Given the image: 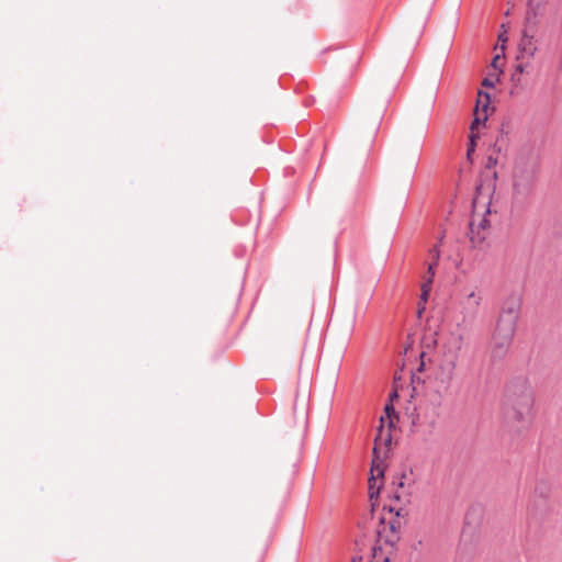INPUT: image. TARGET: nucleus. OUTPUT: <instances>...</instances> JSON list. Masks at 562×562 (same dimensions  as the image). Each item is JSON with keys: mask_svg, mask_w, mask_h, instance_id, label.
<instances>
[{"mask_svg": "<svg viewBox=\"0 0 562 562\" xmlns=\"http://www.w3.org/2000/svg\"><path fill=\"white\" fill-rule=\"evenodd\" d=\"M540 159L531 147L522 148L514 162L512 172V203L525 207L535 195Z\"/></svg>", "mask_w": 562, "mask_h": 562, "instance_id": "1", "label": "nucleus"}, {"mask_svg": "<svg viewBox=\"0 0 562 562\" xmlns=\"http://www.w3.org/2000/svg\"><path fill=\"white\" fill-rule=\"evenodd\" d=\"M533 394L527 380L518 378L506 386L505 415L513 422L521 423L525 427L530 422Z\"/></svg>", "mask_w": 562, "mask_h": 562, "instance_id": "2", "label": "nucleus"}, {"mask_svg": "<svg viewBox=\"0 0 562 562\" xmlns=\"http://www.w3.org/2000/svg\"><path fill=\"white\" fill-rule=\"evenodd\" d=\"M456 350L447 349L434 367L431 373V384L436 394L440 397L450 393L452 382L456 375V369L459 358V351L462 348L463 336L454 337Z\"/></svg>", "mask_w": 562, "mask_h": 562, "instance_id": "3", "label": "nucleus"}, {"mask_svg": "<svg viewBox=\"0 0 562 562\" xmlns=\"http://www.w3.org/2000/svg\"><path fill=\"white\" fill-rule=\"evenodd\" d=\"M520 312V296L518 294L508 295L502 304L492 335L514 340Z\"/></svg>", "mask_w": 562, "mask_h": 562, "instance_id": "4", "label": "nucleus"}, {"mask_svg": "<svg viewBox=\"0 0 562 562\" xmlns=\"http://www.w3.org/2000/svg\"><path fill=\"white\" fill-rule=\"evenodd\" d=\"M483 189H484L483 184L476 186V188H475L476 194L472 202L473 209H474L473 218L469 223L470 240L474 247H480L485 241V239L488 235V228H490V221L486 218V215L491 213L490 202L487 203V207L485 210L484 216L479 221V223H475V220H474L475 212H476L480 203H482V206H485V202L482 201L485 198V196H483V193H482Z\"/></svg>", "mask_w": 562, "mask_h": 562, "instance_id": "5", "label": "nucleus"}, {"mask_svg": "<svg viewBox=\"0 0 562 562\" xmlns=\"http://www.w3.org/2000/svg\"><path fill=\"white\" fill-rule=\"evenodd\" d=\"M374 458L372 460L371 477L369 479V497L376 498L380 494L381 485L376 484V477H383L384 465L379 454L378 447L373 448Z\"/></svg>", "mask_w": 562, "mask_h": 562, "instance_id": "6", "label": "nucleus"}, {"mask_svg": "<svg viewBox=\"0 0 562 562\" xmlns=\"http://www.w3.org/2000/svg\"><path fill=\"white\" fill-rule=\"evenodd\" d=\"M512 344V339L501 338L492 335L490 347V362L494 364L505 359L510 349Z\"/></svg>", "mask_w": 562, "mask_h": 562, "instance_id": "7", "label": "nucleus"}, {"mask_svg": "<svg viewBox=\"0 0 562 562\" xmlns=\"http://www.w3.org/2000/svg\"><path fill=\"white\" fill-rule=\"evenodd\" d=\"M384 412L389 419V425H387L389 428L387 429L384 428L385 418H384V416H381L380 426L378 428V434L374 439V442H375L374 447H378V445H381V443H384L385 446H390L391 441H392V435H391L390 428L393 426L392 415L395 414V409L392 405H385Z\"/></svg>", "mask_w": 562, "mask_h": 562, "instance_id": "8", "label": "nucleus"}, {"mask_svg": "<svg viewBox=\"0 0 562 562\" xmlns=\"http://www.w3.org/2000/svg\"><path fill=\"white\" fill-rule=\"evenodd\" d=\"M527 21L528 25L525 29L519 42V50L522 57L531 58L537 50V46L533 42V30L532 26L530 25L529 16L527 18Z\"/></svg>", "mask_w": 562, "mask_h": 562, "instance_id": "9", "label": "nucleus"}, {"mask_svg": "<svg viewBox=\"0 0 562 562\" xmlns=\"http://www.w3.org/2000/svg\"><path fill=\"white\" fill-rule=\"evenodd\" d=\"M482 297L474 291L468 294L465 301L462 303V314L464 321H473L479 313V306Z\"/></svg>", "mask_w": 562, "mask_h": 562, "instance_id": "10", "label": "nucleus"}, {"mask_svg": "<svg viewBox=\"0 0 562 562\" xmlns=\"http://www.w3.org/2000/svg\"><path fill=\"white\" fill-rule=\"evenodd\" d=\"M510 82H512V86L509 89V94L512 97L520 95L521 93H524L526 91V89L528 87V80L525 77V75H519V74L513 72L512 77H510Z\"/></svg>", "mask_w": 562, "mask_h": 562, "instance_id": "11", "label": "nucleus"}, {"mask_svg": "<svg viewBox=\"0 0 562 562\" xmlns=\"http://www.w3.org/2000/svg\"><path fill=\"white\" fill-rule=\"evenodd\" d=\"M389 526L392 531V535L385 539V542L393 547L400 539L398 530L401 528V521L400 519H393L389 522Z\"/></svg>", "mask_w": 562, "mask_h": 562, "instance_id": "12", "label": "nucleus"}, {"mask_svg": "<svg viewBox=\"0 0 562 562\" xmlns=\"http://www.w3.org/2000/svg\"><path fill=\"white\" fill-rule=\"evenodd\" d=\"M372 562H390L389 555H384L381 547H372Z\"/></svg>", "mask_w": 562, "mask_h": 562, "instance_id": "13", "label": "nucleus"}, {"mask_svg": "<svg viewBox=\"0 0 562 562\" xmlns=\"http://www.w3.org/2000/svg\"><path fill=\"white\" fill-rule=\"evenodd\" d=\"M486 115H484L483 117H480V116H475L471 123V126H470V130H471V133H474V130L477 128L479 125H481L482 123H484L486 121Z\"/></svg>", "mask_w": 562, "mask_h": 562, "instance_id": "14", "label": "nucleus"}, {"mask_svg": "<svg viewBox=\"0 0 562 562\" xmlns=\"http://www.w3.org/2000/svg\"><path fill=\"white\" fill-rule=\"evenodd\" d=\"M429 255H430V257L432 258V261H431V262H436V263H438L439 258H440V250H439L438 246H434V247L429 250Z\"/></svg>", "mask_w": 562, "mask_h": 562, "instance_id": "15", "label": "nucleus"}, {"mask_svg": "<svg viewBox=\"0 0 562 562\" xmlns=\"http://www.w3.org/2000/svg\"><path fill=\"white\" fill-rule=\"evenodd\" d=\"M469 138H470V143L468 146V156L470 157L471 154L474 151L476 135L474 133H471Z\"/></svg>", "mask_w": 562, "mask_h": 562, "instance_id": "16", "label": "nucleus"}, {"mask_svg": "<svg viewBox=\"0 0 562 562\" xmlns=\"http://www.w3.org/2000/svg\"><path fill=\"white\" fill-rule=\"evenodd\" d=\"M527 67L528 65L524 64V63H518L516 66H515V69L513 72L515 74H519V75H525L527 71Z\"/></svg>", "mask_w": 562, "mask_h": 562, "instance_id": "17", "label": "nucleus"}, {"mask_svg": "<svg viewBox=\"0 0 562 562\" xmlns=\"http://www.w3.org/2000/svg\"><path fill=\"white\" fill-rule=\"evenodd\" d=\"M437 265H438V263H436V262H430V263L428 265V273H429V278H428V280L426 281V283L431 284V282H432V277L435 276V268L437 267Z\"/></svg>", "mask_w": 562, "mask_h": 562, "instance_id": "18", "label": "nucleus"}, {"mask_svg": "<svg viewBox=\"0 0 562 562\" xmlns=\"http://www.w3.org/2000/svg\"><path fill=\"white\" fill-rule=\"evenodd\" d=\"M429 286H430V284H429V283H426V282H425V283L423 284V286H422V295H420V299H422L423 301H426V300H427V297H428V293H429V289H430Z\"/></svg>", "mask_w": 562, "mask_h": 562, "instance_id": "19", "label": "nucleus"}, {"mask_svg": "<svg viewBox=\"0 0 562 562\" xmlns=\"http://www.w3.org/2000/svg\"><path fill=\"white\" fill-rule=\"evenodd\" d=\"M425 357H426V353L425 352H420V355H419L420 362H419V366L417 368V372H423L425 370V367H426Z\"/></svg>", "mask_w": 562, "mask_h": 562, "instance_id": "20", "label": "nucleus"}, {"mask_svg": "<svg viewBox=\"0 0 562 562\" xmlns=\"http://www.w3.org/2000/svg\"><path fill=\"white\" fill-rule=\"evenodd\" d=\"M496 164H497V158H495L493 156H488L486 159V162H485V167L487 169H491V168L495 167Z\"/></svg>", "mask_w": 562, "mask_h": 562, "instance_id": "21", "label": "nucleus"}, {"mask_svg": "<svg viewBox=\"0 0 562 562\" xmlns=\"http://www.w3.org/2000/svg\"><path fill=\"white\" fill-rule=\"evenodd\" d=\"M484 369H483V366L473 373V376L475 378L476 380V383L480 384L481 381L483 380V374H484Z\"/></svg>", "mask_w": 562, "mask_h": 562, "instance_id": "22", "label": "nucleus"}, {"mask_svg": "<svg viewBox=\"0 0 562 562\" xmlns=\"http://www.w3.org/2000/svg\"><path fill=\"white\" fill-rule=\"evenodd\" d=\"M541 3H542V0H529L528 5H529L530 10H537L540 8Z\"/></svg>", "mask_w": 562, "mask_h": 562, "instance_id": "23", "label": "nucleus"}, {"mask_svg": "<svg viewBox=\"0 0 562 562\" xmlns=\"http://www.w3.org/2000/svg\"><path fill=\"white\" fill-rule=\"evenodd\" d=\"M479 97H480V98H482V97H484V98H485V101H486V102H485V103H484V105H483V109L485 110V109L487 108V105H488V102H490V94H488V93H486V92L479 91Z\"/></svg>", "mask_w": 562, "mask_h": 562, "instance_id": "24", "label": "nucleus"}, {"mask_svg": "<svg viewBox=\"0 0 562 562\" xmlns=\"http://www.w3.org/2000/svg\"><path fill=\"white\" fill-rule=\"evenodd\" d=\"M482 86L492 88V87H494V81L491 78H484L482 81Z\"/></svg>", "mask_w": 562, "mask_h": 562, "instance_id": "25", "label": "nucleus"}, {"mask_svg": "<svg viewBox=\"0 0 562 562\" xmlns=\"http://www.w3.org/2000/svg\"><path fill=\"white\" fill-rule=\"evenodd\" d=\"M498 60H499V56H498V55H497V56H495V57L493 58V60H492V66H493L494 68H497V63H498Z\"/></svg>", "mask_w": 562, "mask_h": 562, "instance_id": "26", "label": "nucleus"}, {"mask_svg": "<svg viewBox=\"0 0 562 562\" xmlns=\"http://www.w3.org/2000/svg\"><path fill=\"white\" fill-rule=\"evenodd\" d=\"M351 561L352 562H361L362 561V557L361 555H355V557H352Z\"/></svg>", "mask_w": 562, "mask_h": 562, "instance_id": "27", "label": "nucleus"}, {"mask_svg": "<svg viewBox=\"0 0 562 562\" xmlns=\"http://www.w3.org/2000/svg\"><path fill=\"white\" fill-rule=\"evenodd\" d=\"M490 195H491V190H490V188H487L486 198H490Z\"/></svg>", "mask_w": 562, "mask_h": 562, "instance_id": "28", "label": "nucleus"}, {"mask_svg": "<svg viewBox=\"0 0 562 562\" xmlns=\"http://www.w3.org/2000/svg\"><path fill=\"white\" fill-rule=\"evenodd\" d=\"M416 379L419 380V378H417L416 373H413V381H415Z\"/></svg>", "mask_w": 562, "mask_h": 562, "instance_id": "29", "label": "nucleus"}]
</instances>
